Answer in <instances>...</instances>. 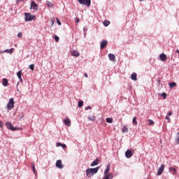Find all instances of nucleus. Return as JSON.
<instances>
[{
	"label": "nucleus",
	"mask_w": 179,
	"mask_h": 179,
	"mask_svg": "<svg viewBox=\"0 0 179 179\" xmlns=\"http://www.w3.org/2000/svg\"><path fill=\"white\" fill-rule=\"evenodd\" d=\"M100 167H96V168H90L86 170V176L87 177H92V176H94V174H96L97 171H99Z\"/></svg>",
	"instance_id": "1"
},
{
	"label": "nucleus",
	"mask_w": 179,
	"mask_h": 179,
	"mask_svg": "<svg viewBox=\"0 0 179 179\" xmlns=\"http://www.w3.org/2000/svg\"><path fill=\"white\" fill-rule=\"evenodd\" d=\"M25 22H31V20H34L36 19V15H33L29 13H25Z\"/></svg>",
	"instance_id": "2"
},
{
	"label": "nucleus",
	"mask_w": 179,
	"mask_h": 179,
	"mask_svg": "<svg viewBox=\"0 0 179 179\" xmlns=\"http://www.w3.org/2000/svg\"><path fill=\"white\" fill-rule=\"evenodd\" d=\"M15 108V100L13 99V98H10L9 99L8 103H7V110H12V108Z\"/></svg>",
	"instance_id": "3"
},
{
	"label": "nucleus",
	"mask_w": 179,
	"mask_h": 179,
	"mask_svg": "<svg viewBox=\"0 0 179 179\" xmlns=\"http://www.w3.org/2000/svg\"><path fill=\"white\" fill-rule=\"evenodd\" d=\"M78 1L81 5H86V6H88V7L90 6L92 3V1L90 0H78Z\"/></svg>",
	"instance_id": "4"
},
{
	"label": "nucleus",
	"mask_w": 179,
	"mask_h": 179,
	"mask_svg": "<svg viewBox=\"0 0 179 179\" xmlns=\"http://www.w3.org/2000/svg\"><path fill=\"white\" fill-rule=\"evenodd\" d=\"M8 129H10V131H17V127H14L11 122H7L6 124Z\"/></svg>",
	"instance_id": "5"
},
{
	"label": "nucleus",
	"mask_w": 179,
	"mask_h": 179,
	"mask_svg": "<svg viewBox=\"0 0 179 179\" xmlns=\"http://www.w3.org/2000/svg\"><path fill=\"white\" fill-rule=\"evenodd\" d=\"M31 9H34V10L37 11L38 10V4L36 3L35 1L31 2Z\"/></svg>",
	"instance_id": "6"
},
{
	"label": "nucleus",
	"mask_w": 179,
	"mask_h": 179,
	"mask_svg": "<svg viewBox=\"0 0 179 179\" xmlns=\"http://www.w3.org/2000/svg\"><path fill=\"white\" fill-rule=\"evenodd\" d=\"M164 164H162L161 166L159 168L157 174V176H162V174L163 173V171H164Z\"/></svg>",
	"instance_id": "7"
},
{
	"label": "nucleus",
	"mask_w": 179,
	"mask_h": 179,
	"mask_svg": "<svg viewBox=\"0 0 179 179\" xmlns=\"http://www.w3.org/2000/svg\"><path fill=\"white\" fill-rule=\"evenodd\" d=\"M56 167L60 169L64 168V164H62V161L61 159H59L56 162Z\"/></svg>",
	"instance_id": "8"
},
{
	"label": "nucleus",
	"mask_w": 179,
	"mask_h": 179,
	"mask_svg": "<svg viewBox=\"0 0 179 179\" xmlns=\"http://www.w3.org/2000/svg\"><path fill=\"white\" fill-rule=\"evenodd\" d=\"M108 44V42L107 41H102L101 43L100 49L103 50V48H106Z\"/></svg>",
	"instance_id": "9"
},
{
	"label": "nucleus",
	"mask_w": 179,
	"mask_h": 179,
	"mask_svg": "<svg viewBox=\"0 0 179 179\" xmlns=\"http://www.w3.org/2000/svg\"><path fill=\"white\" fill-rule=\"evenodd\" d=\"M132 151H131V150H127L125 152V156L126 157H127V159H131V157H132Z\"/></svg>",
	"instance_id": "10"
},
{
	"label": "nucleus",
	"mask_w": 179,
	"mask_h": 179,
	"mask_svg": "<svg viewBox=\"0 0 179 179\" xmlns=\"http://www.w3.org/2000/svg\"><path fill=\"white\" fill-rule=\"evenodd\" d=\"M159 58L161 59V61H162L163 62H165V61H167V55H166V54L162 53L159 55Z\"/></svg>",
	"instance_id": "11"
},
{
	"label": "nucleus",
	"mask_w": 179,
	"mask_h": 179,
	"mask_svg": "<svg viewBox=\"0 0 179 179\" xmlns=\"http://www.w3.org/2000/svg\"><path fill=\"white\" fill-rule=\"evenodd\" d=\"M108 58L110 61L114 62L115 61V55L114 54L109 53Z\"/></svg>",
	"instance_id": "12"
},
{
	"label": "nucleus",
	"mask_w": 179,
	"mask_h": 179,
	"mask_svg": "<svg viewBox=\"0 0 179 179\" xmlns=\"http://www.w3.org/2000/svg\"><path fill=\"white\" fill-rule=\"evenodd\" d=\"M71 55L73 57H79L80 55V53L78 52L77 50H73L71 51Z\"/></svg>",
	"instance_id": "13"
},
{
	"label": "nucleus",
	"mask_w": 179,
	"mask_h": 179,
	"mask_svg": "<svg viewBox=\"0 0 179 179\" xmlns=\"http://www.w3.org/2000/svg\"><path fill=\"white\" fill-rule=\"evenodd\" d=\"M31 169L35 176H37V170H36V165L34 164V163H31Z\"/></svg>",
	"instance_id": "14"
},
{
	"label": "nucleus",
	"mask_w": 179,
	"mask_h": 179,
	"mask_svg": "<svg viewBox=\"0 0 179 179\" xmlns=\"http://www.w3.org/2000/svg\"><path fill=\"white\" fill-rule=\"evenodd\" d=\"M17 76L18 78V79L20 80V82H23V80L22 79V71H19L17 73Z\"/></svg>",
	"instance_id": "15"
},
{
	"label": "nucleus",
	"mask_w": 179,
	"mask_h": 179,
	"mask_svg": "<svg viewBox=\"0 0 179 179\" xmlns=\"http://www.w3.org/2000/svg\"><path fill=\"white\" fill-rule=\"evenodd\" d=\"M65 125H66V127H69L71 125V120H69V118H66V120H64Z\"/></svg>",
	"instance_id": "16"
},
{
	"label": "nucleus",
	"mask_w": 179,
	"mask_h": 179,
	"mask_svg": "<svg viewBox=\"0 0 179 179\" xmlns=\"http://www.w3.org/2000/svg\"><path fill=\"white\" fill-rule=\"evenodd\" d=\"M99 165V159H96L92 164L91 166L94 167V166H98Z\"/></svg>",
	"instance_id": "17"
},
{
	"label": "nucleus",
	"mask_w": 179,
	"mask_h": 179,
	"mask_svg": "<svg viewBox=\"0 0 179 179\" xmlns=\"http://www.w3.org/2000/svg\"><path fill=\"white\" fill-rule=\"evenodd\" d=\"M169 171H170V173H171V174H173L174 176V174H176V173H177V169H176V168L170 167Z\"/></svg>",
	"instance_id": "18"
},
{
	"label": "nucleus",
	"mask_w": 179,
	"mask_h": 179,
	"mask_svg": "<svg viewBox=\"0 0 179 179\" xmlns=\"http://www.w3.org/2000/svg\"><path fill=\"white\" fill-rule=\"evenodd\" d=\"M137 75H136V73H133L131 75V79L132 80H138V78H136Z\"/></svg>",
	"instance_id": "19"
},
{
	"label": "nucleus",
	"mask_w": 179,
	"mask_h": 179,
	"mask_svg": "<svg viewBox=\"0 0 179 179\" xmlns=\"http://www.w3.org/2000/svg\"><path fill=\"white\" fill-rule=\"evenodd\" d=\"M169 87L171 89H173V87H176L177 86V83H176L174 82L173 83H169Z\"/></svg>",
	"instance_id": "20"
},
{
	"label": "nucleus",
	"mask_w": 179,
	"mask_h": 179,
	"mask_svg": "<svg viewBox=\"0 0 179 179\" xmlns=\"http://www.w3.org/2000/svg\"><path fill=\"white\" fill-rule=\"evenodd\" d=\"M2 83H3V86H8V79L3 78Z\"/></svg>",
	"instance_id": "21"
},
{
	"label": "nucleus",
	"mask_w": 179,
	"mask_h": 179,
	"mask_svg": "<svg viewBox=\"0 0 179 179\" xmlns=\"http://www.w3.org/2000/svg\"><path fill=\"white\" fill-rule=\"evenodd\" d=\"M122 132L123 134H124V132H128V127H127V126H124L122 128Z\"/></svg>",
	"instance_id": "22"
},
{
	"label": "nucleus",
	"mask_w": 179,
	"mask_h": 179,
	"mask_svg": "<svg viewBox=\"0 0 179 179\" xmlns=\"http://www.w3.org/2000/svg\"><path fill=\"white\" fill-rule=\"evenodd\" d=\"M108 171H110V165L107 166V167L104 171V175L106 176V175L108 174Z\"/></svg>",
	"instance_id": "23"
},
{
	"label": "nucleus",
	"mask_w": 179,
	"mask_h": 179,
	"mask_svg": "<svg viewBox=\"0 0 179 179\" xmlns=\"http://www.w3.org/2000/svg\"><path fill=\"white\" fill-rule=\"evenodd\" d=\"M106 122H108V124H113V118H110V117H107L106 119Z\"/></svg>",
	"instance_id": "24"
},
{
	"label": "nucleus",
	"mask_w": 179,
	"mask_h": 179,
	"mask_svg": "<svg viewBox=\"0 0 179 179\" xmlns=\"http://www.w3.org/2000/svg\"><path fill=\"white\" fill-rule=\"evenodd\" d=\"M103 26H106V27L109 26L110 25V21L105 20V21H103Z\"/></svg>",
	"instance_id": "25"
},
{
	"label": "nucleus",
	"mask_w": 179,
	"mask_h": 179,
	"mask_svg": "<svg viewBox=\"0 0 179 179\" xmlns=\"http://www.w3.org/2000/svg\"><path fill=\"white\" fill-rule=\"evenodd\" d=\"M132 123H133L134 125H138V122L136 121V117H133Z\"/></svg>",
	"instance_id": "26"
},
{
	"label": "nucleus",
	"mask_w": 179,
	"mask_h": 179,
	"mask_svg": "<svg viewBox=\"0 0 179 179\" xmlns=\"http://www.w3.org/2000/svg\"><path fill=\"white\" fill-rule=\"evenodd\" d=\"M88 120H90V121H96V116L89 117Z\"/></svg>",
	"instance_id": "27"
},
{
	"label": "nucleus",
	"mask_w": 179,
	"mask_h": 179,
	"mask_svg": "<svg viewBox=\"0 0 179 179\" xmlns=\"http://www.w3.org/2000/svg\"><path fill=\"white\" fill-rule=\"evenodd\" d=\"M78 106L80 108L83 107V101H79Z\"/></svg>",
	"instance_id": "28"
},
{
	"label": "nucleus",
	"mask_w": 179,
	"mask_h": 179,
	"mask_svg": "<svg viewBox=\"0 0 179 179\" xmlns=\"http://www.w3.org/2000/svg\"><path fill=\"white\" fill-rule=\"evenodd\" d=\"M54 38H55L56 43H58V41H59V37H58V36L55 35Z\"/></svg>",
	"instance_id": "29"
},
{
	"label": "nucleus",
	"mask_w": 179,
	"mask_h": 179,
	"mask_svg": "<svg viewBox=\"0 0 179 179\" xmlns=\"http://www.w3.org/2000/svg\"><path fill=\"white\" fill-rule=\"evenodd\" d=\"M5 52H9L10 54H12V52H13V48H11L10 50H6Z\"/></svg>",
	"instance_id": "30"
},
{
	"label": "nucleus",
	"mask_w": 179,
	"mask_h": 179,
	"mask_svg": "<svg viewBox=\"0 0 179 179\" xmlns=\"http://www.w3.org/2000/svg\"><path fill=\"white\" fill-rule=\"evenodd\" d=\"M149 125H155V122L152 120H148Z\"/></svg>",
	"instance_id": "31"
},
{
	"label": "nucleus",
	"mask_w": 179,
	"mask_h": 179,
	"mask_svg": "<svg viewBox=\"0 0 179 179\" xmlns=\"http://www.w3.org/2000/svg\"><path fill=\"white\" fill-rule=\"evenodd\" d=\"M17 37H18V38H22V37H23V35L22 34V32H19L17 34Z\"/></svg>",
	"instance_id": "32"
},
{
	"label": "nucleus",
	"mask_w": 179,
	"mask_h": 179,
	"mask_svg": "<svg viewBox=\"0 0 179 179\" xmlns=\"http://www.w3.org/2000/svg\"><path fill=\"white\" fill-rule=\"evenodd\" d=\"M162 96L164 99H166V97H167V94H166L165 92H163V93L162 94Z\"/></svg>",
	"instance_id": "33"
},
{
	"label": "nucleus",
	"mask_w": 179,
	"mask_h": 179,
	"mask_svg": "<svg viewBox=\"0 0 179 179\" xmlns=\"http://www.w3.org/2000/svg\"><path fill=\"white\" fill-rule=\"evenodd\" d=\"M29 68H30L31 71H34V64L29 65Z\"/></svg>",
	"instance_id": "34"
},
{
	"label": "nucleus",
	"mask_w": 179,
	"mask_h": 179,
	"mask_svg": "<svg viewBox=\"0 0 179 179\" xmlns=\"http://www.w3.org/2000/svg\"><path fill=\"white\" fill-rule=\"evenodd\" d=\"M57 23L59 24V26H61V21H59V19L56 18Z\"/></svg>",
	"instance_id": "35"
},
{
	"label": "nucleus",
	"mask_w": 179,
	"mask_h": 179,
	"mask_svg": "<svg viewBox=\"0 0 179 179\" xmlns=\"http://www.w3.org/2000/svg\"><path fill=\"white\" fill-rule=\"evenodd\" d=\"M48 6H49L50 8H52V3L48 2Z\"/></svg>",
	"instance_id": "36"
},
{
	"label": "nucleus",
	"mask_w": 179,
	"mask_h": 179,
	"mask_svg": "<svg viewBox=\"0 0 179 179\" xmlns=\"http://www.w3.org/2000/svg\"><path fill=\"white\" fill-rule=\"evenodd\" d=\"M80 21V20L79 19V17H76V23H79Z\"/></svg>",
	"instance_id": "37"
},
{
	"label": "nucleus",
	"mask_w": 179,
	"mask_h": 179,
	"mask_svg": "<svg viewBox=\"0 0 179 179\" xmlns=\"http://www.w3.org/2000/svg\"><path fill=\"white\" fill-rule=\"evenodd\" d=\"M62 148H63V149H65V148H66V145H65V144H62Z\"/></svg>",
	"instance_id": "38"
},
{
	"label": "nucleus",
	"mask_w": 179,
	"mask_h": 179,
	"mask_svg": "<svg viewBox=\"0 0 179 179\" xmlns=\"http://www.w3.org/2000/svg\"><path fill=\"white\" fill-rule=\"evenodd\" d=\"M92 109V106H87V108H85V110H90Z\"/></svg>",
	"instance_id": "39"
},
{
	"label": "nucleus",
	"mask_w": 179,
	"mask_h": 179,
	"mask_svg": "<svg viewBox=\"0 0 179 179\" xmlns=\"http://www.w3.org/2000/svg\"><path fill=\"white\" fill-rule=\"evenodd\" d=\"M171 115H173V113L171 112L168 113V117H171Z\"/></svg>",
	"instance_id": "40"
},
{
	"label": "nucleus",
	"mask_w": 179,
	"mask_h": 179,
	"mask_svg": "<svg viewBox=\"0 0 179 179\" xmlns=\"http://www.w3.org/2000/svg\"><path fill=\"white\" fill-rule=\"evenodd\" d=\"M57 146H62V143H57Z\"/></svg>",
	"instance_id": "41"
},
{
	"label": "nucleus",
	"mask_w": 179,
	"mask_h": 179,
	"mask_svg": "<svg viewBox=\"0 0 179 179\" xmlns=\"http://www.w3.org/2000/svg\"><path fill=\"white\" fill-rule=\"evenodd\" d=\"M165 118L166 120H168V121H171V119L169 117V116L166 115Z\"/></svg>",
	"instance_id": "42"
},
{
	"label": "nucleus",
	"mask_w": 179,
	"mask_h": 179,
	"mask_svg": "<svg viewBox=\"0 0 179 179\" xmlns=\"http://www.w3.org/2000/svg\"><path fill=\"white\" fill-rule=\"evenodd\" d=\"M84 76H85V78H88L87 73H85L84 74Z\"/></svg>",
	"instance_id": "43"
},
{
	"label": "nucleus",
	"mask_w": 179,
	"mask_h": 179,
	"mask_svg": "<svg viewBox=\"0 0 179 179\" xmlns=\"http://www.w3.org/2000/svg\"><path fill=\"white\" fill-rule=\"evenodd\" d=\"M176 52H177L178 54H179V50H176Z\"/></svg>",
	"instance_id": "44"
},
{
	"label": "nucleus",
	"mask_w": 179,
	"mask_h": 179,
	"mask_svg": "<svg viewBox=\"0 0 179 179\" xmlns=\"http://www.w3.org/2000/svg\"><path fill=\"white\" fill-rule=\"evenodd\" d=\"M158 83H160V80H158Z\"/></svg>",
	"instance_id": "45"
},
{
	"label": "nucleus",
	"mask_w": 179,
	"mask_h": 179,
	"mask_svg": "<svg viewBox=\"0 0 179 179\" xmlns=\"http://www.w3.org/2000/svg\"><path fill=\"white\" fill-rule=\"evenodd\" d=\"M52 23H54V20H52Z\"/></svg>",
	"instance_id": "46"
},
{
	"label": "nucleus",
	"mask_w": 179,
	"mask_h": 179,
	"mask_svg": "<svg viewBox=\"0 0 179 179\" xmlns=\"http://www.w3.org/2000/svg\"><path fill=\"white\" fill-rule=\"evenodd\" d=\"M140 1H145V0H140Z\"/></svg>",
	"instance_id": "47"
},
{
	"label": "nucleus",
	"mask_w": 179,
	"mask_h": 179,
	"mask_svg": "<svg viewBox=\"0 0 179 179\" xmlns=\"http://www.w3.org/2000/svg\"><path fill=\"white\" fill-rule=\"evenodd\" d=\"M20 1H23V0H20Z\"/></svg>",
	"instance_id": "48"
},
{
	"label": "nucleus",
	"mask_w": 179,
	"mask_h": 179,
	"mask_svg": "<svg viewBox=\"0 0 179 179\" xmlns=\"http://www.w3.org/2000/svg\"><path fill=\"white\" fill-rule=\"evenodd\" d=\"M40 1H41V0H39Z\"/></svg>",
	"instance_id": "49"
}]
</instances>
